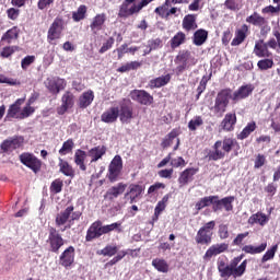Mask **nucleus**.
Masks as SVG:
<instances>
[{
  "label": "nucleus",
  "mask_w": 280,
  "mask_h": 280,
  "mask_svg": "<svg viewBox=\"0 0 280 280\" xmlns=\"http://www.w3.org/2000/svg\"><path fill=\"white\" fill-rule=\"evenodd\" d=\"M236 143L237 141L232 138L217 141L213 145V151L208 153L209 161H220L221 159H224V156L235 148Z\"/></svg>",
  "instance_id": "f257e3e1"
},
{
  "label": "nucleus",
  "mask_w": 280,
  "mask_h": 280,
  "mask_svg": "<svg viewBox=\"0 0 280 280\" xmlns=\"http://www.w3.org/2000/svg\"><path fill=\"white\" fill-rule=\"evenodd\" d=\"M73 209H74L73 206H69L63 211H61L56 215V219H55L56 226H63V229H61L62 233L63 231L71 229L75 220H80L82 215V212L80 211L73 212Z\"/></svg>",
  "instance_id": "f03ea898"
},
{
  "label": "nucleus",
  "mask_w": 280,
  "mask_h": 280,
  "mask_svg": "<svg viewBox=\"0 0 280 280\" xmlns=\"http://www.w3.org/2000/svg\"><path fill=\"white\" fill-rule=\"evenodd\" d=\"M121 226V223H112L109 225H102V221H95L91 224V226L88 229L85 241L93 242V240H97L98 237H102V235H106L107 233H110L112 231H115Z\"/></svg>",
  "instance_id": "7ed1b4c3"
},
{
  "label": "nucleus",
  "mask_w": 280,
  "mask_h": 280,
  "mask_svg": "<svg viewBox=\"0 0 280 280\" xmlns=\"http://www.w3.org/2000/svg\"><path fill=\"white\" fill-rule=\"evenodd\" d=\"M247 261L244 260L237 269H234L231 265H226L224 260H218V270L222 279L229 280L231 277L237 279V277H242L246 272Z\"/></svg>",
  "instance_id": "20e7f679"
},
{
  "label": "nucleus",
  "mask_w": 280,
  "mask_h": 280,
  "mask_svg": "<svg viewBox=\"0 0 280 280\" xmlns=\"http://www.w3.org/2000/svg\"><path fill=\"white\" fill-rule=\"evenodd\" d=\"M229 100H231V90L225 89L218 93L214 105L210 107L214 117H222L226 113V106H229Z\"/></svg>",
  "instance_id": "39448f33"
},
{
  "label": "nucleus",
  "mask_w": 280,
  "mask_h": 280,
  "mask_svg": "<svg viewBox=\"0 0 280 280\" xmlns=\"http://www.w3.org/2000/svg\"><path fill=\"white\" fill-rule=\"evenodd\" d=\"M215 230V221L205 223L195 236L196 244L200 246H209L213 242V231Z\"/></svg>",
  "instance_id": "423d86ee"
},
{
  "label": "nucleus",
  "mask_w": 280,
  "mask_h": 280,
  "mask_svg": "<svg viewBox=\"0 0 280 280\" xmlns=\"http://www.w3.org/2000/svg\"><path fill=\"white\" fill-rule=\"evenodd\" d=\"M67 27V22L62 16H57L48 28L47 39L49 43L58 40L62 37V32Z\"/></svg>",
  "instance_id": "0eeeda50"
},
{
  "label": "nucleus",
  "mask_w": 280,
  "mask_h": 280,
  "mask_svg": "<svg viewBox=\"0 0 280 280\" xmlns=\"http://www.w3.org/2000/svg\"><path fill=\"white\" fill-rule=\"evenodd\" d=\"M121 170H124V161L121 160V155H116L108 165V180L110 183H117L119 176H121Z\"/></svg>",
  "instance_id": "6e6552de"
},
{
  "label": "nucleus",
  "mask_w": 280,
  "mask_h": 280,
  "mask_svg": "<svg viewBox=\"0 0 280 280\" xmlns=\"http://www.w3.org/2000/svg\"><path fill=\"white\" fill-rule=\"evenodd\" d=\"M47 244H49L51 253H58L65 246V238L56 228L48 229Z\"/></svg>",
  "instance_id": "1a4fd4ad"
},
{
  "label": "nucleus",
  "mask_w": 280,
  "mask_h": 280,
  "mask_svg": "<svg viewBox=\"0 0 280 280\" xmlns=\"http://www.w3.org/2000/svg\"><path fill=\"white\" fill-rule=\"evenodd\" d=\"M20 161L23 165L32 170L35 174H38V172H40V167L43 166V163L40 162V160H38V158L27 152L20 155Z\"/></svg>",
  "instance_id": "9d476101"
},
{
  "label": "nucleus",
  "mask_w": 280,
  "mask_h": 280,
  "mask_svg": "<svg viewBox=\"0 0 280 280\" xmlns=\"http://www.w3.org/2000/svg\"><path fill=\"white\" fill-rule=\"evenodd\" d=\"M246 23L254 25L255 27H260L261 34L270 32V26H268V20L261 16L259 13L254 12L252 15L246 18Z\"/></svg>",
  "instance_id": "9b49d317"
},
{
  "label": "nucleus",
  "mask_w": 280,
  "mask_h": 280,
  "mask_svg": "<svg viewBox=\"0 0 280 280\" xmlns=\"http://www.w3.org/2000/svg\"><path fill=\"white\" fill-rule=\"evenodd\" d=\"M189 60H194L191 58V52L182 51L175 58V65H177L175 71L177 75H180L186 69H189Z\"/></svg>",
  "instance_id": "f8f14e48"
},
{
  "label": "nucleus",
  "mask_w": 280,
  "mask_h": 280,
  "mask_svg": "<svg viewBox=\"0 0 280 280\" xmlns=\"http://www.w3.org/2000/svg\"><path fill=\"white\" fill-rule=\"evenodd\" d=\"M44 84L46 89H48V91L54 95H58L60 91H65V89L67 88V81L60 78H48L46 79Z\"/></svg>",
  "instance_id": "ddd939ff"
},
{
  "label": "nucleus",
  "mask_w": 280,
  "mask_h": 280,
  "mask_svg": "<svg viewBox=\"0 0 280 280\" xmlns=\"http://www.w3.org/2000/svg\"><path fill=\"white\" fill-rule=\"evenodd\" d=\"M23 143H25V138H23V136H15L4 140L0 148L4 152H12L19 150V148H23Z\"/></svg>",
  "instance_id": "4468645a"
},
{
  "label": "nucleus",
  "mask_w": 280,
  "mask_h": 280,
  "mask_svg": "<svg viewBox=\"0 0 280 280\" xmlns=\"http://www.w3.org/2000/svg\"><path fill=\"white\" fill-rule=\"evenodd\" d=\"M25 104V98H18L13 104H11L7 110L4 121H10L11 119H22L21 117V106Z\"/></svg>",
  "instance_id": "2eb2a0df"
},
{
  "label": "nucleus",
  "mask_w": 280,
  "mask_h": 280,
  "mask_svg": "<svg viewBox=\"0 0 280 280\" xmlns=\"http://www.w3.org/2000/svg\"><path fill=\"white\" fill-rule=\"evenodd\" d=\"M130 97L133 102L142 104V106H150V104L154 102V97H152L145 90H133L130 93Z\"/></svg>",
  "instance_id": "dca6fc26"
},
{
  "label": "nucleus",
  "mask_w": 280,
  "mask_h": 280,
  "mask_svg": "<svg viewBox=\"0 0 280 280\" xmlns=\"http://www.w3.org/2000/svg\"><path fill=\"white\" fill-rule=\"evenodd\" d=\"M128 188L127 184L118 183L115 186H112L104 195L105 200H109L113 202V200H116V198H119L126 191Z\"/></svg>",
  "instance_id": "f3484780"
},
{
  "label": "nucleus",
  "mask_w": 280,
  "mask_h": 280,
  "mask_svg": "<svg viewBox=\"0 0 280 280\" xmlns=\"http://www.w3.org/2000/svg\"><path fill=\"white\" fill-rule=\"evenodd\" d=\"M229 250V244L220 243L210 246L206 254L203 255L205 261H211V257H217V255H222V253Z\"/></svg>",
  "instance_id": "a211bd4d"
},
{
  "label": "nucleus",
  "mask_w": 280,
  "mask_h": 280,
  "mask_svg": "<svg viewBox=\"0 0 280 280\" xmlns=\"http://www.w3.org/2000/svg\"><path fill=\"white\" fill-rule=\"evenodd\" d=\"M141 10H143V7H141V2L139 4H132L130 7V2L125 1L119 9L118 15L120 18L132 16V14L141 12Z\"/></svg>",
  "instance_id": "6ab92c4d"
},
{
  "label": "nucleus",
  "mask_w": 280,
  "mask_h": 280,
  "mask_svg": "<svg viewBox=\"0 0 280 280\" xmlns=\"http://www.w3.org/2000/svg\"><path fill=\"white\" fill-rule=\"evenodd\" d=\"M253 91H254L253 85H242L234 93L233 91H231L230 100H232V102H235V103L240 102L241 100H246V97H248V95H250Z\"/></svg>",
  "instance_id": "aec40b11"
},
{
  "label": "nucleus",
  "mask_w": 280,
  "mask_h": 280,
  "mask_svg": "<svg viewBox=\"0 0 280 280\" xmlns=\"http://www.w3.org/2000/svg\"><path fill=\"white\" fill-rule=\"evenodd\" d=\"M61 106L58 108L59 115H65L69 108H73L75 104V96L71 92H66L61 97Z\"/></svg>",
  "instance_id": "412c9836"
},
{
  "label": "nucleus",
  "mask_w": 280,
  "mask_h": 280,
  "mask_svg": "<svg viewBox=\"0 0 280 280\" xmlns=\"http://www.w3.org/2000/svg\"><path fill=\"white\" fill-rule=\"evenodd\" d=\"M118 117L121 124H130L133 117L132 107L126 103H121L120 107H118Z\"/></svg>",
  "instance_id": "4be33fe9"
},
{
  "label": "nucleus",
  "mask_w": 280,
  "mask_h": 280,
  "mask_svg": "<svg viewBox=\"0 0 280 280\" xmlns=\"http://www.w3.org/2000/svg\"><path fill=\"white\" fill-rule=\"evenodd\" d=\"M129 190L125 194V200H129L130 205L137 202V198L143 194V186L139 184L129 185Z\"/></svg>",
  "instance_id": "5701e85b"
},
{
  "label": "nucleus",
  "mask_w": 280,
  "mask_h": 280,
  "mask_svg": "<svg viewBox=\"0 0 280 280\" xmlns=\"http://www.w3.org/2000/svg\"><path fill=\"white\" fill-rule=\"evenodd\" d=\"M60 265L63 268H69L75 261V248L73 246L68 247L59 258Z\"/></svg>",
  "instance_id": "b1692460"
},
{
  "label": "nucleus",
  "mask_w": 280,
  "mask_h": 280,
  "mask_svg": "<svg viewBox=\"0 0 280 280\" xmlns=\"http://www.w3.org/2000/svg\"><path fill=\"white\" fill-rule=\"evenodd\" d=\"M118 118L119 107H110L107 110H105L101 116V120L104 124H115V121H117Z\"/></svg>",
  "instance_id": "393cba45"
},
{
  "label": "nucleus",
  "mask_w": 280,
  "mask_h": 280,
  "mask_svg": "<svg viewBox=\"0 0 280 280\" xmlns=\"http://www.w3.org/2000/svg\"><path fill=\"white\" fill-rule=\"evenodd\" d=\"M198 174V168L189 167L182 172L180 176L178 177V183L180 187H185L190 180H194V176Z\"/></svg>",
  "instance_id": "a878e982"
},
{
  "label": "nucleus",
  "mask_w": 280,
  "mask_h": 280,
  "mask_svg": "<svg viewBox=\"0 0 280 280\" xmlns=\"http://www.w3.org/2000/svg\"><path fill=\"white\" fill-rule=\"evenodd\" d=\"M254 54L257 58H270V56H272L270 50H268V45H266L262 39L256 42Z\"/></svg>",
  "instance_id": "bb28decb"
},
{
  "label": "nucleus",
  "mask_w": 280,
  "mask_h": 280,
  "mask_svg": "<svg viewBox=\"0 0 280 280\" xmlns=\"http://www.w3.org/2000/svg\"><path fill=\"white\" fill-rule=\"evenodd\" d=\"M106 23V15L104 13L96 14L90 24V30L93 32V34H97V32H101L102 27H104V24Z\"/></svg>",
  "instance_id": "cd10ccee"
},
{
  "label": "nucleus",
  "mask_w": 280,
  "mask_h": 280,
  "mask_svg": "<svg viewBox=\"0 0 280 280\" xmlns=\"http://www.w3.org/2000/svg\"><path fill=\"white\" fill-rule=\"evenodd\" d=\"M104 154H106V147L98 145V147L92 148L88 152V156H90V159H91L90 163H97V161H100V159H102V156H104Z\"/></svg>",
  "instance_id": "c85d7f7f"
},
{
  "label": "nucleus",
  "mask_w": 280,
  "mask_h": 280,
  "mask_svg": "<svg viewBox=\"0 0 280 280\" xmlns=\"http://www.w3.org/2000/svg\"><path fill=\"white\" fill-rule=\"evenodd\" d=\"M235 124H237V116L235 113H228L223 118L221 126L223 127V130L231 131L235 128Z\"/></svg>",
  "instance_id": "c756f323"
},
{
  "label": "nucleus",
  "mask_w": 280,
  "mask_h": 280,
  "mask_svg": "<svg viewBox=\"0 0 280 280\" xmlns=\"http://www.w3.org/2000/svg\"><path fill=\"white\" fill-rule=\"evenodd\" d=\"M183 30L185 32H194V30H198V24L196 23V15L188 14L183 19L182 23Z\"/></svg>",
  "instance_id": "7c9ffc66"
},
{
  "label": "nucleus",
  "mask_w": 280,
  "mask_h": 280,
  "mask_svg": "<svg viewBox=\"0 0 280 280\" xmlns=\"http://www.w3.org/2000/svg\"><path fill=\"white\" fill-rule=\"evenodd\" d=\"M93 100H95V94L93 93L92 90L84 92L79 97V107L80 108H89V106H91V104H93Z\"/></svg>",
  "instance_id": "2f4dec72"
},
{
  "label": "nucleus",
  "mask_w": 280,
  "mask_h": 280,
  "mask_svg": "<svg viewBox=\"0 0 280 280\" xmlns=\"http://www.w3.org/2000/svg\"><path fill=\"white\" fill-rule=\"evenodd\" d=\"M247 32H248V25L243 24L242 27L236 31L235 37L231 43L232 47H237V45H242V43L246 40Z\"/></svg>",
  "instance_id": "473e14b6"
},
{
  "label": "nucleus",
  "mask_w": 280,
  "mask_h": 280,
  "mask_svg": "<svg viewBox=\"0 0 280 280\" xmlns=\"http://www.w3.org/2000/svg\"><path fill=\"white\" fill-rule=\"evenodd\" d=\"M86 156H89V154L80 149H78L74 153V163L82 172H86V165L84 164V161H86Z\"/></svg>",
  "instance_id": "72a5a7b5"
},
{
  "label": "nucleus",
  "mask_w": 280,
  "mask_h": 280,
  "mask_svg": "<svg viewBox=\"0 0 280 280\" xmlns=\"http://www.w3.org/2000/svg\"><path fill=\"white\" fill-rule=\"evenodd\" d=\"M207 38H209V33L206 30H198L194 34L192 43L197 47H200L207 43Z\"/></svg>",
  "instance_id": "f704fd0d"
},
{
  "label": "nucleus",
  "mask_w": 280,
  "mask_h": 280,
  "mask_svg": "<svg viewBox=\"0 0 280 280\" xmlns=\"http://www.w3.org/2000/svg\"><path fill=\"white\" fill-rule=\"evenodd\" d=\"M170 80H172L171 74L162 75L156 79H153L149 82L150 89H161V86H165L170 84Z\"/></svg>",
  "instance_id": "c9c22d12"
},
{
  "label": "nucleus",
  "mask_w": 280,
  "mask_h": 280,
  "mask_svg": "<svg viewBox=\"0 0 280 280\" xmlns=\"http://www.w3.org/2000/svg\"><path fill=\"white\" fill-rule=\"evenodd\" d=\"M266 248H268V243H261L259 246L245 245L242 250L248 255H259L260 253H264Z\"/></svg>",
  "instance_id": "e433bc0d"
},
{
  "label": "nucleus",
  "mask_w": 280,
  "mask_h": 280,
  "mask_svg": "<svg viewBox=\"0 0 280 280\" xmlns=\"http://www.w3.org/2000/svg\"><path fill=\"white\" fill-rule=\"evenodd\" d=\"M59 172H61V174L65 176H75V171H73V167L69 164V162L62 160L61 158H59Z\"/></svg>",
  "instance_id": "4c0bfd02"
},
{
  "label": "nucleus",
  "mask_w": 280,
  "mask_h": 280,
  "mask_svg": "<svg viewBox=\"0 0 280 280\" xmlns=\"http://www.w3.org/2000/svg\"><path fill=\"white\" fill-rule=\"evenodd\" d=\"M215 200H218V196L203 197L196 203V210L200 211L205 209V207H210V205H213V201Z\"/></svg>",
  "instance_id": "58836bf2"
},
{
  "label": "nucleus",
  "mask_w": 280,
  "mask_h": 280,
  "mask_svg": "<svg viewBox=\"0 0 280 280\" xmlns=\"http://www.w3.org/2000/svg\"><path fill=\"white\" fill-rule=\"evenodd\" d=\"M152 266L158 270V272H168L170 270V265H167L165 259L155 258L152 260Z\"/></svg>",
  "instance_id": "ea45409f"
},
{
  "label": "nucleus",
  "mask_w": 280,
  "mask_h": 280,
  "mask_svg": "<svg viewBox=\"0 0 280 280\" xmlns=\"http://www.w3.org/2000/svg\"><path fill=\"white\" fill-rule=\"evenodd\" d=\"M86 5L81 4L77 11L72 12V20L74 23H80V21L86 19Z\"/></svg>",
  "instance_id": "a19ab883"
},
{
  "label": "nucleus",
  "mask_w": 280,
  "mask_h": 280,
  "mask_svg": "<svg viewBox=\"0 0 280 280\" xmlns=\"http://www.w3.org/2000/svg\"><path fill=\"white\" fill-rule=\"evenodd\" d=\"M185 40H187V35H185V33H183V32H178L171 39L172 49H176V47H180V45H184Z\"/></svg>",
  "instance_id": "79ce46f5"
},
{
  "label": "nucleus",
  "mask_w": 280,
  "mask_h": 280,
  "mask_svg": "<svg viewBox=\"0 0 280 280\" xmlns=\"http://www.w3.org/2000/svg\"><path fill=\"white\" fill-rule=\"evenodd\" d=\"M19 38V28L15 26L9 30L1 38L2 43H12V40H16Z\"/></svg>",
  "instance_id": "37998d69"
},
{
  "label": "nucleus",
  "mask_w": 280,
  "mask_h": 280,
  "mask_svg": "<svg viewBox=\"0 0 280 280\" xmlns=\"http://www.w3.org/2000/svg\"><path fill=\"white\" fill-rule=\"evenodd\" d=\"M266 222H268V218L266 217V214L259 213V212L256 214H253L248 219V224H260V226H264Z\"/></svg>",
  "instance_id": "c03bdc74"
},
{
  "label": "nucleus",
  "mask_w": 280,
  "mask_h": 280,
  "mask_svg": "<svg viewBox=\"0 0 280 280\" xmlns=\"http://www.w3.org/2000/svg\"><path fill=\"white\" fill-rule=\"evenodd\" d=\"M275 38H271L268 40V43H265L267 45V48L270 47V49H276V51L278 54H280V33L276 32L275 34Z\"/></svg>",
  "instance_id": "a18cd8bd"
},
{
  "label": "nucleus",
  "mask_w": 280,
  "mask_h": 280,
  "mask_svg": "<svg viewBox=\"0 0 280 280\" xmlns=\"http://www.w3.org/2000/svg\"><path fill=\"white\" fill-rule=\"evenodd\" d=\"M167 200H170V197L165 195L161 201L158 202L155 209H154V215L159 218L163 211H165V207H167Z\"/></svg>",
  "instance_id": "49530a36"
},
{
  "label": "nucleus",
  "mask_w": 280,
  "mask_h": 280,
  "mask_svg": "<svg viewBox=\"0 0 280 280\" xmlns=\"http://www.w3.org/2000/svg\"><path fill=\"white\" fill-rule=\"evenodd\" d=\"M257 125L255 122H249L238 135V139H247L250 136V132H255Z\"/></svg>",
  "instance_id": "de8ad7c7"
},
{
  "label": "nucleus",
  "mask_w": 280,
  "mask_h": 280,
  "mask_svg": "<svg viewBox=\"0 0 280 280\" xmlns=\"http://www.w3.org/2000/svg\"><path fill=\"white\" fill-rule=\"evenodd\" d=\"M224 7L232 12L242 10V2L240 0H225Z\"/></svg>",
  "instance_id": "09e8293b"
},
{
  "label": "nucleus",
  "mask_w": 280,
  "mask_h": 280,
  "mask_svg": "<svg viewBox=\"0 0 280 280\" xmlns=\"http://www.w3.org/2000/svg\"><path fill=\"white\" fill-rule=\"evenodd\" d=\"M278 249H279V245H273L270 249H268L261 258V264H266V261H270V259H275V255H277Z\"/></svg>",
  "instance_id": "8fccbe9b"
},
{
  "label": "nucleus",
  "mask_w": 280,
  "mask_h": 280,
  "mask_svg": "<svg viewBox=\"0 0 280 280\" xmlns=\"http://www.w3.org/2000/svg\"><path fill=\"white\" fill-rule=\"evenodd\" d=\"M117 246L115 245H107L105 248H103L98 255H103V257H113L114 255H117Z\"/></svg>",
  "instance_id": "3c124183"
},
{
  "label": "nucleus",
  "mask_w": 280,
  "mask_h": 280,
  "mask_svg": "<svg viewBox=\"0 0 280 280\" xmlns=\"http://www.w3.org/2000/svg\"><path fill=\"white\" fill-rule=\"evenodd\" d=\"M221 207H224L225 211H233V202H235V197H224L220 199Z\"/></svg>",
  "instance_id": "603ef678"
},
{
  "label": "nucleus",
  "mask_w": 280,
  "mask_h": 280,
  "mask_svg": "<svg viewBox=\"0 0 280 280\" xmlns=\"http://www.w3.org/2000/svg\"><path fill=\"white\" fill-rule=\"evenodd\" d=\"M273 66L275 61L272 59H261L257 62V67L260 71H268V69H272Z\"/></svg>",
  "instance_id": "864d4df0"
},
{
  "label": "nucleus",
  "mask_w": 280,
  "mask_h": 280,
  "mask_svg": "<svg viewBox=\"0 0 280 280\" xmlns=\"http://www.w3.org/2000/svg\"><path fill=\"white\" fill-rule=\"evenodd\" d=\"M177 133L176 131H171L163 140L162 148H170L174 141H176Z\"/></svg>",
  "instance_id": "5fc2aeb1"
},
{
  "label": "nucleus",
  "mask_w": 280,
  "mask_h": 280,
  "mask_svg": "<svg viewBox=\"0 0 280 280\" xmlns=\"http://www.w3.org/2000/svg\"><path fill=\"white\" fill-rule=\"evenodd\" d=\"M203 124L205 121L202 120V117L196 116L188 122V128L194 131L197 130V128H200Z\"/></svg>",
  "instance_id": "6e6d98bb"
},
{
  "label": "nucleus",
  "mask_w": 280,
  "mask_h": 280,
  "mask_svg": "<svg viewBox=\"0 0 280 280\" xmlns=\"http://www.w3.org/2000/svg\"><path fill=\"white\" fill-rule=\"evenodd\" d=\"M73 140L69 139L66 142H63L61 149L59 150V154H61L62 156H65V154H69V152H71V150H73Z\"/></svg>",
  "instance_id": "4d7b16f0"
},
{
  "label": "nucleus",
  "mask_w": 280,
  "mask_h": 280,
  "mask_svg": "<svg viewBox=\"0 0 280 280\" xmlns=\"http://www.w3.org/2000/svg\"><path fill=\"white\" fill-rule=\"evenodd\" d=\"M0 84H9V86H16L21 84L16 79L8 78L5 74H0Z\"/></svg>",
  "instance_id": "13d9d810"
},
{
  "label": "nucleus",
  "mask_w": 280,
  "mask_h": 280,
  "mask_svg": "<svg viewBox=\"0 0 280 280\" xmlns=\"http://www.w3.org/2000/svg\"><path fill=\"white\" fill-rule=\"evenodd\" d=\"M63 183L61 179H55L50 185L51 194H60L62 191Z\"/></svg>",
  "instance_id": "bf43d9fd"
},
{
  "label": "nucleus",
  "mask_w": 280,
  "mask_h": 280,
  "mask_svg": "<svg viewBox=\"0 0 280 280\" xmlns=\"http://www.w3.org/2000/svg\"><path fill=\"white\" fill-rule=\"evenodd\" d=\"M148 47L150 51H154L155 49H161V47H163V40H161V38L150 39L148 42Z\"/></svg>",
  "instance_id": "052dcab7"
},
{
  "label": "nucleus",
  "mask_w": 280,
  "mask_h": 280,
  "mask_svg": "<svg viewBox=\"0 0 280 280\" xmlns=\"http://www.w3.org/2000/svg\"><path fill=\"white\" fill-rule=\"evenodd\" d=\"M167 8H172L171 5H162V7H158L155 9V14H159L162 19H168L170 18V13Z\"/></svg>",
  "instance_id": "680f3d73"
},
{
  "label": "nucleus",
  "mask_w": 280,
  "mask_h": 280,
  "mask_svg": "<svg viewBox=\"0 0 280 280\" xmlns=\"http://www.w3.org/2000/svg\"><path fill=\"white\" fill-rule=\"evenodd\" d=\"M113 45H115V38L109 37L101 47V49L98 50L100 54H106V51H108V49L113 48Z\"/></svg>",
  "instance_id": "e2e57ef3"
},
{
  "label": "nucleus",
  "mask_w": 280,
  "mask_h": 280,
  "mask_svg": "<svg viewBox=\"0 0 280 280\" xmlns=\"http://www.w3.org/2000/svg\"><path fill=\"white\" fill-rule=\"evenodd\" d=\"M34 60H36V57L34 56H26L21 61V67L24 71L30 67V65H34Z\"/></svg>",
  "instance_id": "0e129e2a"
},
{
  "label": "nucleus",
  "mask_w": 280,
  "mask_h": 280,
  "mask_svg": "<svg viewBox=\"0 0 280 280\" xmlns=\"http://www.w3.org/2000/svg\"><path fill=\"white\" fill-rule=\"evenodd\" d=\"M21 117L22 119H27V117H30L31 115H34V107H32V105H26L23 107V109H21Z\"/></svg>",
  "instance_id": "69168bd1"
},
{
  "label": "nucleus",
  "mask_w": 280,
  "mask_h": 280,
  "mask_svg": "<svg viewBox=\"0 0 280 280\" xmlns=\"http://www.w3.org/2000/svg\"><path fill=\"white\" fill-rule=\"evenodd\" d=\"M219 237L220 240H229V225H219Z\"/></svg>",
  "instance_id": "338daca9"
},
{
  "label": "nucleus",
  "mask_w": 280,
  "mask_h": 280,
  "mask_svg": "<svg viewBox=\"0 0 280 280\" xmlns=\"http://www.w3.org/2000/svg\"><path fill=\"white\" fill-rule=\"evenodd\" d=\"M266 165V155L258 154L255 159L254 167L255 170H259V167H264Z\"/></svg>",
  "instance_id": "774afa93"
}]
</instances>
